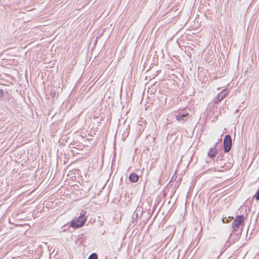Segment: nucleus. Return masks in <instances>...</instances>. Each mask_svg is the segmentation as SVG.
Instances as JSON below:
<instances>
[{
    "label": "nucleus",
    "instance_id": "obj_4",
    "mask_svg": "<svg viewBox=\"0 0 259 259\" xmlns=\"http://www.w3.org/2000/svg\"><path fill=\"white\" fill-rule=\"evenodd\" d=\"M228 90L225 89L223 90L221 93L218 94L217 96L213 99V101L215 103H218L222 100H223L228 94Z\"/></svg>",
    "mask_w": 259,
    "mask_h": 259
},
{
    "label": "nucleus",
    "instance_id": "obj_5",
    "mask_svg": "<svg viewBox=\"0 0 259 259\" xmlns=\"http://www.w3.org/2000/svg\"><path fill=\"white\" fill-rule=\"evenodd\" d=\"M129 179L133 183L137 182L138 181L139 177L135 173H132L129 177Z\"/></svg>",
    "mask_w": 259,
    "mask_h": 259
},
{
    "label": "nucleus",
    "instance_id": "obj_11",
    "mask_svg": "<svg viewBox=\"0 0 259 259\" xmlns=\"http://www.w3.org/2000/svg\"><path fill=\"white\" fill-rule=\"evenodd\" d=\"M3 96V91L0 89V98H1Z\"/></svg>",
    "mask_w": 259,
    "mask_h": 259
},
{
    "label": "nucleus",
    "instance_id": "obj_8",
    "mask_svg": "<svg viewBox=\"0 0 259 259\" xmlns=\"http://www.w3.org/2000/svg\"><path fill=\"white\" fill-rule=\"evenodd\" d=\"M88 259H98L97 254L95 253H93L90 255Z\"/></svg>",
    "mask_w": 259,
    "mask_h": 259
},
{
    "label": "nucleus",
    "instance_id": "obj_2",
    "mask_svg": "<svg viewBox=\"0 0 259 259\" xmlns=\"http://www.w3.org/2000/svg\"><path fill=\"white\" fill-rule=\"evenodd\" d=\"M244 217L242 215H238L236 217L235 220L232 223V227L234 230H236L239 228L244 222Z\"/></svg>",
    "mask_w": 259,
    "mask_h": 259
},
{
    "label": "nucleus",
    "instance_id": "obj_1",
    "mask_svg": "<svg viewBox=\"0 0 259 259\" xmlns=\"http://www.w3.org/2000/svg\"><path fill=\"white\" fill-rule=\"evenodd\" d=\"M86 220L87 218L84 214H81L77 219L71 221L70 227L73 228L81 227L83 225Z\"/></svg>",
    "mask_w": 259,
    "mask_h": 259
},
{
    "label": "nucleus",
    "instance_id": "obj_7",
    "mask_svg": "<svg viewBox=\"0 0 259 259\" xmlns=\"http://www.w3.org/2000/svg\"><path fill=\"white\" fill-rule=\"evenodd\" d=\"M216 153H217V150H216L215 148H211L208 153V155L210 157L213 158L215 156Z\"/></svg>",
    "mask_w": 259,
    "mask_h": 259
},
{
    "label": "nucleus",
    "instance_id": "obj_6",
    "mask_svg": "<svg viewBox=\"0 0 259 259\" xmlns=\"http://www.w3.org/2000/svg\"><path fill=\"white\" fill-rule=\"evenodd\" d=\"M188 114V113H185L182 114H179L176 116V119L178 121H185L186 118L187 117Z\"/></svg>",
    "mask_w": 259,
    "mask_h": 259
},
{
    "label": "nucleus",
    "instance_id": "obj_10",
    "mask_svg": "<svg viewBox=\"0 0 259 259\" xmlns=\"http://www.w3.org/2000/svg\"><path fill=\"white\" fill-rule=\"evenodd\" d=\"M222 221H223V223H226L228 222L229 220L227 219H223Z\"/></svg>",
    "mask_w": 259,
    "mask_h": 259
},
{
    "label": "nucleus",
    "instance_id": "obj_9",
    "mask_svg": "<svg viewBox=\"0 0 259 259\" xmlns=\"http://www.w3.org/2000/svg\"><path fill=\"white\" fill-rule=\"evenodd\" d=\"M254 197L257 200H259V190L256 192Z\"/></svg>",
    "mask_w": 259,
    "mask_h": 259
},
{
    "label": "nucleus",
    "instance_id": "obj_3",
    "mask_svg": "<svg viewBox=\"0 0 259 259\" xmlns=\"http://www.w3.org/2000/svg\"><path fill=\"white\" fill-rule=\"evenodd\" d=\"M224 151L225 152H229L232 146V140L230 135H226L224 140Z\"/></svg>",
    "mask_w": 259,
    "mask_h": 259
}]
</instances>
